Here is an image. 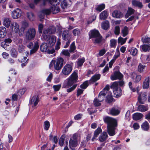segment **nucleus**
Wrapping results in <instances>:
<instances>
[{"label": "nucleus", "instance_id": "1", "mask_svg": "<svg viewBox=\"0 0 150 150\" xmlns=\"http://www.w3.org/2000/svg\"><path fill=\"white\" fill-rule=\"evenodd\" d=\"M78 78L77 73L75 71H74L63 83L62 88H68L67 90V91L68 93H70L72 92L76 88L77 86V84H75L71 88H68L71 86L74 83L76 82Z\"/></svg>", "mask_w": 150, "mask_h": 150}, {"label": "nucleus", "instance_id": "2", "mask_svg": "<svg viewBox=\"0 0 150 150\" xmlns=\"http://www.w3.org/2000/svg\"><path fill=\"white\" fill-rule=\"evenodd\" d=\"M104 122L107 124V132L110 136H113L115 134V127L117 126V120L112 117L106 116L103 118Z\"/></svg>", "mask_w": 150, "mask_h": 150}, {"label": "nucleus", "instance_id": "3", "mask_svg": "<svg viewBox=\"0 0 150 150\" xmlns=\"http://www.w3.org/2000/svg\"><path fill=\"white\" fill-rule=\"evenodd\" d=\"M125 84V82L123 81H115L111 85L110 88L113 90L114 94L116 97L120 96L122 94V90L120 88L118 87V85L120 86H123Z\"/></svg>", "mask_w": 150, "mask_h": 150}, {"label": "nucleus", "instance_id": "4", "mask_svg": "<svg viewBox=\"0 0 150 150\" xmlns=\"http://www.w3.org/2000/svg\"><path fill=\"white\" fill-rule=\"evenodd\" d=\"M80 135L77 133H75L73 135L69 142V146L71 149H73L77 146L78 144V140H80Z\"/></svg>", "mask_w": 150, "mask_h": 150}, {"label": "nucleus", "instance_id": "5", "mask_svg": "<svg viewBox=\"0 0 150 150\" xmlns=\"http://www.w3.org/2000/svg\"><path fill=\"white\" fill-rule=\"evenodd\" d=\"M91 34L89 35L90 38H95L94 43H99L101 42L102 37L100 35L99 32L96 30H92L91 31Z\"/></svg>", "mask_w": 150, "mask_h": 150}, {"label": "nucleus", "instance_id": "6", "mask_svg": "<svg viewBox=\"0 0 150 150\" xmlns=\"http://www.w3.org/2000/svg\"><path fill=\"white\" fill-rule=\"evenodd\" d=\"M36 34V30L33 28H29L25 33L26 38L29 40H33Z\"/></svg>", "mask_w": 150, "mask_h": 150}, {"label": "nucleus", "instance_id": "7", "mask_svg": "<svg viewBox=\"0 0 150 150\" xmlns=\"http://www.w3.org/2000/svg\"><path fill=\"white\" fill-rule=\"evenodd\" d=\"M73 65L72 63L67 64L62 69V73L64 75H69L72 71Z\"/></svg>", "mask_w": 150, "mask_h": 150}, {"label": "nucleus", "instance_id": "8", "mask_svg": "<svg viewBox=\"0 0 150 150\" xmlns=\"http://www.w3.org/2000/svg\"><path fill=\"white\" fill-rule=\"evenodd\" d=\"M108 135L107 132H103L98 137L99 141L102 143L100 146H105V144L106 142V140L108 138Z\"/></svg>", "mask_w": 150, "mask_h": 150}, {"label": "nucleus", "instance_id": "9", "mask_svg": "<svg viewBox=\"0 0 150 150\" xmlns=\"http://www.w3.org/2000/svg\"><path fill=\"white\" fill-rule=\"evenodd\" d=\"M64 59L60 57L57 59L54 62V67L55 70H59L61 69L63 64Z\"/></svg>", "mask_w": 150, "mask_h": 150}, {"label": "nucleus", "instance_id": "10", "mask_svg": "<svg viewBox=\"0 0 150 150\" xmlns=\"http://www.w3.org/2000/svg\"><path fill=\"white\" fill-rule=\"evenodd\" d=\"M22 11L19 8H17L13 10L11 13V16L13 18L17 19L22 15Z\"/></svg>", "mask_w": 150, "mask_h": 150}, {"label": "nucleus", "instance_id": "11", "mask_svg": "<svg viewBox=\"0 0 150 150\" xmlns=\"http://www.w3.org/2000/svg\"><path fill=\"white\" fill-rule=\"evenodd\" d=\"M123 75L120 71H115L113 75L111 76V79L112 81L118 79H121L123 77Z\"/></svg>", "mask_w": 150, "mask_h": 150}, {"label": "nucleus", "instance_id": "12", "mask_svg": "<svg viewBox=\"0 0 150 150\" xmlns=\"http://www.w3.org/2000/svg\"><path fill=\"white\" fill-rule=\"evenodd\" d=\"M146 93L145 92L141 93L139 96L138 98L139 103L142 104H144L145 102L146 101Z\"/></svg>", "mask_w": 150, "mask_h": 150}, {"label": "nucleus", "instance_id": "13", "mask_svg": "<svg viewBox=\"0 0 150 150\" xmlns=\"http://www.w3.org/2000/svg\"><path fill=\"white\" fill-rule=\"evenodd\" d=\"M10 29L12 31L16 33H18L20 30L19 25L16 22H13L11 23Z\"/></svg>", "mask_w": 150, "mask_h": 150}, {"label": "nucleus", "instance_id": "14", "mask_svg": "<svg viewBox=\"0 0 150 150\" xmlns=\"http://www.w3.org/2000/svg\"><path fill=\"white\" fill-rule=\"evenodd\" d=\"M12 41L11 39L9 38L6 39L3 42H1V46L5 49H6L7 47H9Z\"/></svg>", "mask_w": 150, "mask_h": 150}, {"label": "nucleus", "instance_id": "15", "mask_svg": "<svg viewBox=\"0 0 150 150\" xmlns=\"http://www.w3.org/2000/svg\"><path fill=\"white\" fill-rule=\"evenodd\" d=\"M40 101L39 97L38 95H36L33 97L30 103L32 107H35Z\"/></svg>", "mask_w": 150, "mask_h": 150}, {"label": "nucleus", "instance_id": "16", "mask_svg": "<svg viewBox=\"0 0 150 150\" xmlns=\"http://www.w3.org/2000/svg\"><path fill=\"white\" fill-rule=\"evenodd\" d=\"M62 39L65 40H71V37L69 35V32L67 30L64 31L62 33Z\"/></svg>", "mask_w": 150, "mask_h": 150}, {"label": "nucleus", "instance_id": "17", "mask_svg": "<svg viewBox=\"0 0 150 150\" xmlns=\"http://www.w3.org/2000/svg\"><path fill=\"white\" fill-rule=\"evenodd\" d=\"M56 41V37L54 36L50 37L47 42L48 45L50 46H53L55 44Z\"/></svg>", "mask_w": 150, "mask_h": 150}, {"label": "nucleus", "instance_id": "18", "mask_svg": "<svg viewBox=\"0 0 150 150\" xmlns=\"http://www.w3.org/2000/svg\"><path fill=\"white\" fill-rule=\"evenodd\" d=\"M100 74H95L91 78V79L89 80V83H93L100 79Z\"/></svg>", "mask_w": 150, "mask_h": 150}, {"label": "nucleus", "instance_id": "19", "mask_svg": "<svg viewBox=\"0 0 150 150\" xmlns=\"http://www.w3.org/2000/svg\"><path fill=\"white\" fill-rule=\"evenodd\" d=\"M132 3L133 6L139 8H142L143 6L142 2L137 0H132Z\"/></svg>", "mask_w": 150, "mask_h": 150}, {"label": "nucleus", "instance_id": "20", "mask_svg": "<svg viewBox=\"0 0 150 150\" xmlns=\"http://www.w3.org/2000/svg\"><path fill=\"white\" fill-rule=\"evenodd\" d=\"M102 132V130L101 128L98 127L97 129L94 132V135L92 139V141H94L96 140V138L98 137L99 134L101 132Z\"/></svg>", "mask_w": 150, "mask_h": 150}, {"label": "nucleus", "instance_id": "21", "mask_svg": "<svg viewBox=\"0 0 150 150\" xmlns=\"http://www.w3.org/2000/svg\"><path fill=\"white\" fill-rule=\"evenodd\" d=\"M120 112V111L116 108H112L109 110V114L113 116L117 115Z\"/></svg>", "mask_w": 150, "mask_h": 150}, {"label": "nucleus", "instance_id": "22", "mask_svg": "<svg viewBox=\"0 0 150 150\" xmlns=\"http://www.w3.org/2000/svg\"><path fill=\"white\" fill-rule=\"evenodd\" d=\"M148 110V106L147 105H139L137 108V110L141 112L147 111Z\"/></svg>", "mask_w": 150, "mask_h": 150}, {"label": "nucleus", "instance_id": "23", "mask_svg": "<svg viewBox=\"0 0 150 150\" xmlns=\"http://www.w3.org/2000/svg\"><path fill=\"white\" fill-rule=\"evenodd\" d=\"M6 29L4 27H0V38H3L6 35Z\"/></svg>", "mask_w": 150, "mask_h": 150}, {"label": "nucleus", "instance_id": "24", "mask_svg": "<svg viewBox=\"0 0 150 150\" xmlns=\"http://www.w3.org/2000/svg\"><path fill=\"white\" fill-rule=\"evenodd\" d=\"M39 47L38 42H35L33 48L30 50V54L31 55L35 53L38 50Z\"/></svg>", "mask_w": 150, "mask_h": 150}, {"label": "nucleus", "instance_id": "25", "mask_svg": "<svg viewBox=\"0 0 150 150\" xmlns=\"http://www.w3.org/2000/svg\"><path fill=\"white\" fill-rule=\"evenodd\" d=\"M113 17L117 18H121L123 17V14L120 11H115L112 13Z\"/></svg>", "mask_w": 150, "mask_h": 150}, {"label": "nucleus", "instance_id": "26", "mask_svg": "<svg viewBox=\"0 0 150 150\" xmlns=\"http://www.w3.org/2000/svg\"><path fill=\"white\" fill-rule=\"evenodd\" d=\"M49 34H53L55 33L56 28L53 26L49 27L47 29L45 30Z\"/></svg>", "mask_w": 150, "mask_h": 150}, {"label": "nucleus", "instance_id": "27", "mask_svg": "<svg viewBox=\"0 0 150 150\" xmlns=\"http://www.w3.org/2000/svg\"><path fill=\"white\" fill-rule=\"evenodd\" d=\"M11 21L9 18H5L4 19L3 24V25L6 28H8L11 25Z\"/></svg>", "mask_w": 150, "mask_h": 150}, {"label": "nucleus", "instance_id": "28", "mask_svg": "<svg viewBox=\"0 0 150 150\" xmlns=\"http://www.w3.org/2000/svg\"><path fill=\"white\" fill-rule=\"evenodd\" d=\"M143 116V114L141 113H136L133 115V119L134 120H137L141 119Z\"/></svg>", "mask_w": 150, "mask_h": 150}, {"label": "nucleus", "instance_id": "29", "mask_svg": "<svg viewBox=\"0 0 150 150\" xmlns=\"http://www.w3.org/2000/svg\"><path fill=\"white\" fill-rule=\"evenodd\" d=\"M40 50L43 52L47 51L48 50V47L47 44L45 42L42 43L40 46Z\"/></svg>", "mask_w": 150, "mask_h": 150}, {"label": "nucleus", "instance_id": "30", "mask_svg": "<svg viewBox=\"0 0 150 150\" xmlns=\"http://www.w3.org/2000/svg\"><path fill=\"white\" fill-rule=\"evenodd\" d=\"M48 33L45 30L43 31L41 37V39L44 41H47L48 38Z\"/></svg>", "mask_w": 150, "mask_h": 150}, {"label": "nucleus", "instance_id": "31", "mask_svg": "<svg viewBox=\"0 0 150 150\" xmlns=\"http://www.w3.org/2000/svg\"><path fill=\"white\" fill-rule=\"evenodd\" d=\"M108 17V13L105 10L102 12L100 15V19L101 20H104L106 19Z\"/></svg>", "mask_w": 150, "mask_h": 150}, {"label": "nucleus", "instance_id": "32", "mask_svg": "<svg viewBox=\"0 0 150 150\" xmlns=\"http://www.w3.org/2000/svg\"><path fill=\"white\" fill-rule=\"evenodd\" d=\"M70 0H64L61 4V7L62 8H65L67 7L69 3H71Z\"/></svg>", "mask_w": 150, "mask_h": 150}, {"label": "nucleus", "instance_id": "33", "mask_svg": "<svg viewBox=\"0 0 150 150\" xmlns=\"http://www.w3.org/2000/svg\"><path fill=\"white\" fill-rule=\"evenodd\" d=\"M105 92H104L103 91H101L99 93L98 97L97 98L98 101L100 102L103 101L105 98Z\"/></svg>", "mask_w": 150, "mask_h": 150}, {"label": "nucleus", "instance_id": "34", "mask_svg": "<svg viewBox=\"0 0 150 150\" xmlns=\"http://www.w3.org/2000/svg\"><path fill=\"white\" fill-rule=\"evenodd\" d=\"M101 26L103 29L105 30H107L109 27V22L107 21L103 22L102 23Z\"/></svg>", "mask_w": 150, "mask_h": 150}, {"label": "nucleus", "instance_id": "35", "mask_svg": "<svg viewBox=\"0 0 150 150\" xmlns=\"http://www.w3.org/2000/svg\"><path fill=\"white\" fill-rule=\"evenodd\" d=\"M135 10L131 8H129L127 13L125 15L126 18H128L129 16L134 13Z\"/></svg>", "mask_w": 150, "mask_h": 150}, {"label": "nucleus", "instance_id": "36", "mask_svg": "<svg viewBox=\"0 0 150 150\" xmlns=\"http://www.w3.org/2000/svg\"><path fill=\"white\" fill-rule=\"evenodd\" d=\"M122 36L124 37L128 34V28L127 26H125L121 30Z\"/></svg>", "mask_w": 150, "mask_h": 150}, {"label": "nucleus", "instance_id": "37", "mask_svg": "<svg viewBox=\"0 0 150 150\" xmlns=\"http://www.w3.org/2000/svg\"><path fill=\"white\" fill-rule=\"evenodd\" d=\"M28 18L30 21H33L35 19V16L34 14L31 12H28L27 13Z\"/></svg>", "mask_w": 150, "mask_h": 150}, {"label": "nucleus", "instance_id": "38", "mask_svg": "<svg viewBox=\"0 0 150 150\" xmlns=\"http://www.w3.org/2000/svg\"><path fill=\"white\" fill-rule=\"evenodd\" d=\"M137 49L134 47H132L128 50V51L130 52V54L133 56L136 55L137 53Z\"/></svg>", "mask_w": 150, "mask_h": 150}, {"label": "nucleus", "instance_id": "39", "mask_svg": "<svg viewBox=\"0 0 150 150\" xmlns=\"http://www.w3.org/2000/svg\"><path fill=\"white\" fill-rule=\"evenodd\" d=\"M11 55L12 57L16 58L17 57L18 53L16 50L12 48L11 50Z\"/></svg>", "mask_w": 150, "mask_h": 150}, {"label": "nucleus", "instance_id": "40", "mask_svg": "<svg viewBox=\"0 0 150 150\" xmlns=\"http://www.w3.org/2000/svg\"><path fill=\"white\" fill-rule=\"evenodd\" d=\"M50 9L51 12L53 14L57 13L59 11V8L55 6L51 7Z\"/></svg>", "mask_w": 150, "mask_h": 150}, {"label": "nucleus", "instance_id": "41", "mask_svg": "<svg viewBox=\"0 0 150 150\" xmlns=\"http://www.w3.org/2000/svg\"><path fill=\"white\" fill-rule=\"evenodd\" d=\"M142 127L144 130H147L149 128V125L148 122L145 121L142 124Z\"/></svg>", "mask_w": 150, "mask_h": 150}, {"label": "nucleus", "instance_id": "42", "mask_svg": "<svg viewBox=\"0 0 150 150\" xmlns=\"http://www.w3.org/2000/svg\"><path fill=\"white\" fill-rule=\"evenodd\" d=\"M61 0H49L50 3L52 6H57L59 5Z\"/></svg>", "mask_w": 150, "mask_h": 150}, {"label": "nucleus", "instance_id": "43", "mask_svg": "<svg viewBox=\"0 0 150 150\" xmlns=\"http://www.w3.org/2000/svg\"><path fill=\"white\" fill-rule=\"evenodd\" d=\"M141 48L144 52L149 51L150 49V46L149 45L144 44L141 46Z\"/></svg>", "mask_w": 150, "mask_h": 150}, {"label": "nucleus", "instance_id": "44", "mask_svg": "<svg viewBox=\"0 0 150 150\" xmlns=\"http://www.w3.org/2000/svg\"><path fill=\"white\" fill-rule=\"evenodd\" d=\"M141 58L142 59L145 61L144 62L147 63L150 60V55H148L146 56L142 55L141 57Z\"/></svg>", "mask_w": 150, "mask_h": 150}, {"label": "nucleus", "instance_id": "45", "mask_svg": "<svg viewBox=\"0 0 150 150\" xmlns=\"http://www.w3.org/2000/svg\"><path fill=\"white\" fill-rule=\"evenodd\" d=\"M89 83V81H86L80 86V87L83 89H85L88 86Z\"/></svg>", "mask_w": 150, "mask_h": 150}, {"label": "nucleus", "instance_id": "46", "mask_svg": "<svg viewBox=\"0 0 150 150\" xmlns=\"http://www.w3.org/2000/svg\"><path fill=\"white\" fill-rule=\"evenodd\" d=\"M76 47L75 45V43L74 42H73L71 44L70 46L69 52H74L76 49Z\"/></svg>", "mask_w": 150, "mask_h": 150}, {"label": "nucleus", "instance_id": "47", "mask_svg": "<svg viewBox=\"0 0 150 150\" xmlns=\"http://www.w3.org/2000/svg\"><path fill=\"white\" fill-rule=\"evenodd\" d=\"M149 80L147 79H145L144 80L143 84V88L144 89H147L149 86V84L148 81Z\"/></svg>", "mask_w": 150, "mask_h": 150}, {"label": "nucleus", "instance_id": "48", "mask_svg": "<svg viewBox=\"0 0 150 150\" xmlns=\"http://www.w3.org/2000/svg\"><path fill=\"white\" fill-rule=\"evenodd\" d=\"M85 61L84 58L79 59L76 62L77 66L78 67H81L84 63Z\"/></svg>", "mask_w": 150, "mask_h": 150}, {"label": "nucleus", "instance_id": "49", "mask_svg": "<svg viewBox=\"0 0 150 150\" xmlns=\"http://www.w3.org/2000/svg\"><path fill=\"white\" fill-rule=\"evenodd\" d=\"M110 46L111 47H115L117 42V40L114 39H112L110 40Z\"/></svg>", "mask_w": 150, "mask_h": 150}, {"label": "nucleus", "instance_id": "50", "mask_svg": "<svg viewBox=\"0 0 150 150\" xmlns=\"http://www.w3.org/2000/svg\"><path fill=\"white\" fill-rule=\"evenodd\" d=\"M127 39V38H123L120 37L118 39V42L120 43L121 45H123L126 42Z\"/></svg>", "mask_w": 150, "mask_h": 150}, {"label": "nucleus", "instance_id": "51", "mask_svg": "<svg viewBox=\"0 0 150 150\" xmlns=\"http://www.w3.org/2000/svg\"><path fill=\"white\" fill-rule=\"evenodd\" d=\"M50 123L48 121H46L44 122V129L46 130H48L50 126Z\"/></svg>", "mask_w": 150, "mask_h": 150}, {"label": "nucleus", "instance_id": "52", "mask_svg": "<svg viewBox=\"0 0 150 150\" xmlns=\"http://www.w3.org/2000/svg\"><path fill=\"white\" fill-rule=\"evenodd\" d=\"M100 102L98 101L97 98L96 97L94 100L93 103L95 106H99L101 105V104Z\"/></svg>", "mask_w": 150, "mask_h": 150}, {"label": "nucleus", "instance_id": "53", "mask_svg": "<svg viewBox=\"0 0 150 150\" xmlns=\"http://www.w3.org/2000/svg\"><path fill=\"white\" fill-rule=\"evenodd\" d=\"M105 6L104 4H102L100 5H99L96 8V10L99 11H101L105 8Z\"/></svg>", "mask_w": 150, "mask_h": 150}, {"label": "nucleus", "instance_id": "54", "mask_svg": "<svg viewBox=\"0 0 150 150\" xmlns=\"http://www.w3.org/2000/svg\"><path fill=\"white\" fill-rule=\"evenodd\" d=\"M120 52L119 51H116L112 60V61L114 62L115 60L120 56Z\"/></svg>", "mask_w": 150, "mask_h": 150}, {"label": "nucleus", "instance_id": "55", "mask_svg": "<svg viewBox=\"0 0 150 150\" xmlns=\"http://www.w3.org/2000/svg\"><path fill=\"white\" fill-rule=\"evenodd\" d=\"M113 99L112 96L108 95L106 97V100L108 103H111L113 101Z\"/></svg>", "mask_w": 150, "mask_h": 150}, {"label": "nucleus", "instance_id": "56", "mask_svg": "<svg viewBox=\"0 0 150 150\" xmlns=\"http://www.w3.org/2000/svg\"><path fill=\"white\" fill-rule=\"evenodd\" d=\"M42 13H43L45 15H49L51 13V10L50 9H42Z\"/></svg>", "mask_w": 150, "mask_h": 150}, {"label": "nucleus", "instance_id": "57", "mask_svg": "<svg viewBox=\"0 0 150 150\" xmlns=\"http://www.w3.org/2000/svg\"><path fill=\"white\" fill-rule=\"evenodd\" d=\"M120 32V29L119 26H115L114 30V33L115 35H118L119 34Z\"/></svg>", "mask_w": 150, "mask_h": 150}, {"label": "nucleus", "instance_id": "58", "mask_svg": "<svg viewBox=\"0 0 150 150\" xmlns=\"http://www.w3.org/2000/svg\"><path fill=\"white\" fill-rule=\"evenodd\" d=\"M73 33L74 35L78 36L79 35L80 33V31L79 29L76 28L74 29L73 31Z\"/></svg>", "mask_w": 150, "mask_h": 150}, {"label": "nucleus", "instance_id": "59", "mask_svg": "<svg viewBox=\"0 0 150 150\" xmlns=\"http://www.w3.org/2000/svg\"><path fill=\"white\" fill-rule=\"evenodd\" d=\"M22 27L25 29L28 26V23L26 21H23L22 22Z\"/></svg>", "mask_w": 150, "mask_h": 150}, {"label": "nucleus", "instance_id": "60", "mask_svg": "<svg viewBox=\"0 0 150 150\" xmlns=\"http://www.w3.org/2000/svg\"><path fill=\"white\" fill-rule=\"evenodd\" d=\"M26 91L25 88H23L20 89L18 92V93L19 96H21L23 95Z\"/></svg>", "mask_w": 150, "mask_h": 150}, {"label": "nucleus", "instance_id": "61", "mask_svg": "<svg viewBox=\"0 0 150 150\" xmlns=\"http://www.w3.org/2000/svg\"><path fill=\"white\" fill-rule=\"evenodd\" d=\"M61 87V85L59 84L57 85H54L53 86V88H54L55 91H59Z\"/></svg>", "mask_w": 150, "mask_h": 150}, {"label": "nucleus", "instance_id": "62", "mask_svg": "<svg viewBox=\"0 0 150 150\" xmlns=\"http://www.w3.org/2000/svg\"><path fill=\"white\" fill-rule=\"evenodd\" d=\"M106 52V51L105 49H102L99 51V52L98 55L99 56H103L105 54Z\"/></svg>", "mask_w": 150, "mask_h": 150}, {"label": "nucleus", "instance_id": "63", "mask_svg": "<svg viewBox=\"0 0 150 150\" xmlns=\"http://www.w3.org/2000/svg\"><path fill=\"white\" fill-rule=\"evenodd\" d=\"M145 66H143L141 64H139L138 67V71L140 72H142L143 70L144 69Z\"/></svg>", "mask_w": 150, "mask_h": 150}, {"label": "nucleus", "instance_id": "64", "mask_svg": "<svg viewBox=\"0 0 150 150\" xmlns=\"http://www.w3.org/2000/svg\"><path fill=\"white\" fill-rule=\"evenodd\" d=\"M143 42L144 43H148V45H150V38H145L143 40Z\"/></svg>", "mask_w": 150, "mask_h": 150}]
</instances>
